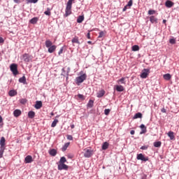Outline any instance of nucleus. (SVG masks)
I'll use <instances>...</instances> for the list:
<instances>
[{
  "label": "nucleus",
  "instance_id": "nucleus-57",
  "mask_svg": "<svg viewBox=\"0 0 179 179\" xmlns=\"http://www.w3.org/2000/svg\"><path fill=\"white\" fill-rule=\"evenodd\" d=\"M15 3H20V0H13Z\"/></svg>",
  "mask_w": 179,
  "mask_h": 179
},
{
  "label": "nucleus",
  "instance_id": "nucleus-36",
  "mask_svg": "<svg viewBox=\"0 0 179 179\" xmlns=\"http://www.w3.org/2000/svg\"><path fill=\"white\" fill-rule=\"evenodd\" d=\"M132 51H139V45H134L132 46Z\"/></svg>",
  "mask_w": 179,
  "mask_h": 179
},
{
  "label": "nucleus",
  "instance_id": "nucleus-18",
  "mask_svg": "<svg viewBox=\"0 0 179 179\" xmlns=\"http://www.w3.org/2000/svg\"><path fill=\"white\" fill-rule=\"evenodd\" d=\"M71 43L73 44H79L80 45V42H79V37L75 36L74 38H72Z\"/></svg>",
  "mask_w": 179,
  "mask_h": 179
},
{
  "label": "nucleus",
  "instance_id": "nucleus-33",
  "mask_svg": "<svg viewBox=\"0 0 179 179\" xmlns=\"http://www.w3.org/2000/svg\"><path fill=\"white\" fill-rule=\"evenodd\" d=\"M155 148H160L162 146V141H155L153 143Z\"/></svg>",
  "mask_w": 179,
  "mask_h": 179
},
{
  "label": "nucleus",
  "instance_id": "nucleus-5",
  "mask_svg": "<svg viewBox=\"0 0 179 179\" xmlns=\"http://www.w3.org/2000/svg\"><path fill=\"white\" fill-rule=\"evenodd\" d=\"M86 78H87L86 73L82 74L81 76L76 78V83H83V82L86 80Z\"/></svg>",
  "mask_w": 179,
  "mask_h": 179
},
{
  "label": "nucleus",
  "instance_id": "nucleus-63",
  "mask_svg": "<svg viewBox=\"0 0 179 179\" xmlns=\"http://www.w3.org/2000/svg\"><path fill=\"white\" fill-rule=\"evenodd\" d=\"M87 43H88V44H92V41H87Z\"/></svg>",
  "mask_w": 179,
  "mask_h": 179
},
{
  "label": "nucleus",
  "instance_id": "nucleus-37",
  "mask_svg": "<svg viewBox=\"0 0 179 179\" xmlns=\"http://www.w3.org/2000/svg\"><path fill=\"white\" fill-rule=\"evenodd\" d=\"M117 83H121L122 85H125V78H122L117 80Z\"/></svg>",
  "mask_w": 179,
  "mask_h": 179
},
{
  "label": "nucleus",
  "instance_id": "nucleus-32",
  "mask_svg": "<svg viewBox=\"0 0 179 179\" xmlns=\"http://www.w3.org/2000/svg\"><path fill=\"white\" fill-rule=\"evenodd\" d=\"M138 118H142V114L141 113H137L133 117V120H138Z\"/></svg>",
  "mask_w": 179,
  "mask_h": 179
},
{
  "label": "nucleus",
  "instance_id": "nucleus-10",
  "mask_svg": "<svg viewBox=\"0 0 179 179\" xmlns=\"http://www.w3.org/2000/svg\"><path fill=\"white\" fill-rule=\"evenodd\" d=\"M140 128L141 129V131H140V135H143V134H146V132H148V129L145 124H142L141 125H140Z\"/></svg>",
  "mask_w": 179,
  "mask_h": 179
},
{
  "label": "nucleus",
  "instance_id": "nucleus-54",
  "mask_svg": "<svg viewBox=\"0 0 179 179\" xmlns=\"http://www.w3.org/2000/svg\"><path fill=\"white\" fill-rule=\"evenodd\" d=\"M128 9V6H125L123 9H122V12H125Z\"/></svg>",
  "mask_w": 179,
  "mask_h": 179
},
{
  "label": "nucleus",
  "instance_id": "nucleus-41",
  "mask_svg": "<svg viewBox=\"0 0 179 179\" xmlns=\"http://www.w3.org/2000/svg\"><path fill=\"white\" fill-rule=\"evenodd\" d=\"M155 13H156V10H148V15H155Z\"/></svg>",
  "mask_w": 179,
  "mask_h": 179
},
{
  "label": "nucleus",
  "instance_id": "nucleus-50",
  "mask_svg": "<svg viewBox=\"0 0 179 179\" xmlns=\"http://www.w3.org/2000/svg\"><path fill=\"white\" fill-rule=\"evenodd\" d=\"M141 179H148V175L146 174L142 175Z\"/></svg>",
  "mask_w": 179,
  "mask_h": 179
},
{
  "label": "nucleus",
  "instance_id": "nucleus-43",
  "mask_svg": "<svg viewBox=\"0 0 179 179\" xmlns=\"http://www.w3.org/2000/svg\"><path fill=\"white\" fill-rule=\"evenodd\" d=\"M134 3V1L132 0H129L128 3L127 4V6H129V8H131V6H132Z\"/></svg>",
  "mask_w": 179,
  "mask_h": 179
},
{
  "label": "nucleus",
  "instance_id": "nucleus-64",
  "mask_svg": "<svg viewBox=\"0 0 179 179\" xmlns=\"http://www.w3.org/2000/svg\"><path fill=\"white\" fill-rule=\"evenodd\" d=\"M50 115H54V113H51Z\"/></svg>",
  "mask_w": 179,
  "mask_h": 179
},
{
  "label": "nucleus",
  "instance_id": "nucleus-58",
  "mask_svg": "<svg viewBox=\"0 0 179 179\" xmlns=\"http://www.w3.org/2000/svg\"><path fill=\"white\" fill-rule=\"evenodd\" d=\"M162 113H166V108H163L162 110H161Z\"/></svg>",
  "mask_w": 179,
  "mask_h": 179
},
{
  "label": "nucleus",
  "instance_id": "nucleus-20",
  "mask_svg": "<svg viewBox=\"0 0 179 179\" xmlns=\"http://www.w3.org/2000/svg\"><path fill=\"white\" fill-rule=\"evenodd\" d=\"M17 94V92L15 91V90H11L8 92V96L10 97H14V96H16Z\"/></svg>",
  "mask_w": 179,
  "mask_h": 179
},
{
  "label": "nucleus",
  "instance_id": "nucleus-42",
  "mask_svg": "<svg viewBox=\"0 0 179 179\" xmlns=\"http://www.w3.org/2000/svg\"><path fill=\"white\" fill-rule=\"evenodd\" d=\"M149 145H143L141 147V150H148Z\"/></svg>",
  "mask_w": 179,
  "mask_h": 179
},
{
  "label": "nucleus",
  "instance_id": "nucleus-49",
  "mask_svg": "<svg viewBox=\"0 0 179 179\" xmlns=\"http://www.w3.org/2000/svg\"><path fill=\"white\" fill-rule=\"evenodd\" d=\"M65 68L62 69V73L61 76H65Z\"/></svg>",
  "mask_w": 179,
  "mask_h": 179
},
{
  "label": "nucleus",
  "instance_id": "nucleus-25",
  "mask_svg": "<svg viewBox=\"0 0 179 179\" xmlns=\"http://www.w3.org/2000/svg\"><path fill=\"white\" fill-rule=\"evenodd\" d=\"M150 22L151 23H157V18H156V17L152 15L150 17Z\"/></svg>",
  "mask_w": 179,
  "mask_h": 179
},
{
  "label": "nucleus",
  "instance_id": "nucleus-35",
  "mask_svg": "<svg viewBox=\"0 0 179 179\" xmlns=\"http://www.w3.org/2000/svg\"><path fill=\"white\" fill-rule=\"evenodd\" d=\"M51 9L50 8H47V10L44 12V14L46 15V16H51Z\"/></svg>",
  "mask_w": 179,
  "mask_h": 179
},
{
  "label": "nucleus",
  "instance_id": "nucleus-19",
  "mask_svg": "<svg viewBox=\"0 0 179 179\" xmlns=\"http://www.w3.org/2000/svg\"><path fill=\"white\" fill-rule=\"evenodd\" d=\"M37 22H38V17H34L29 20V23H31V24H36Z\"/></svg>",
  "mask_w": 179,
  "mask_h": 179
},
{
  "label": "nucleus",
  "instance_id": "nucleus-61",
  "mask_svg": "<svg viewBox=\"0 0 179 179\" xmlns=\"http://www.w3.org/2000/svg\"><path fill=\"white\" fill-rule=\"evenodd\" d=\"M2 121H3L2 116H0V124L1 122H2Z\"/></svg>",
  "mask_w": 179,
  "mask_h": 179
},
{
  "label": "nucleus",
  "instance_id": "nucleus-56",
  "mask_svg": "<svg viewBox=\"0 0 179 179\" xmlns=\"http://www.w3.org/2000/svg\"><path fill=\"white\" fill-rule=\"evenodd\" d=\"M130 134L131 135H135V130H131Z\"/></svg>",
  "mask_w": 179,
  "mask_h": 179
},
{
  "label": "nucleus",
  "instance_id": "nucleus-62",
  "mask_svg": "<svg viewBox=\"0 0 179 179\" xmlns=\"http://www.w3.org/2000/svg\"><path fill=\"white\" fill-rule=\"evenodd\" d=\"M166 22H167V20H163L162 23L166 24Z\"/></svg>",
  "mask_w": 179,
  "mask_h": 179
},
{
  "label": "nucleus",
  "instance_id": "nucleus-29",
  "mask_svg": "<svg viewBox=\"0 0 179 179\" xmlns=\"http://www.w3.org/2000/svg\"><path fill=\"white\" fill-rule=\"evenodd\" d=\"M83 20H85V16L80 15L77 18V23H82V22H83Z\"/></svg>",
  "mask_w": 179,
  "mask_h": 179
},
{
  "label": "nucleus",
  "instance_id": "nucleus-11",
  "mask_svg": "<svg viewBox=\"0 0 179 179\" xmlns=\"http://www.w3.org/2000/svg\"><path fill=\"white\" fill-rule=\"evenodd\" d=\"M92 155H93V151H92V150H87L84 153V157H87L88 159L89 157H92Z\"/></svg>",
  "mask_w": 179,
  "mask_h": 179
},
{
  "label": "nucleus",
  "instance_id": "nucleus-52",
  "mask_svg": "<svg viewBox=\"0 0 179 179\" xmlns=\"http://www.w3.org/2000/svg\"><path fill=\"white\" fill-rule=\"evenodd\" d=\"M5 42V40H3V38L0 36V44H3V43Z\"/></svg>",
  "mask_w": 179,
  "mask_h": 179
},
{
  "label": "nucleus",
  "instance_id": "nucleus-31",
  "mask_svg": "<svg viewBox=\"0 0 179 179\" xmlns=\"http://www.w3.org/2000/svg\"><path fill=\"white\" fill-rule=\"evenodd\" d=\"M165 80H170L171 79V75L170 73H166L163 76Z\"/></svg>",
  "mask_w": 179,
  "mask_h": 179
},
{
  "label": "nucleus",
  "instance_id": "nucleus-51",
  "mask_svg": "<svg viewBox=\"0 0 179 179\" xmlns=\"http://www.w3.org/2000/svg\"><path fill=\"white\" fill-rule=\"evenodd\" d=\"M78 99H85V96H83V94H79L78 95Z\"/></svg>",
  "mask_w": 179,
  "mask_h": 179
},
{
  "label": "nucleus",
  "instance_id": "nucleus-53",
  "mask_svg": "<svg viewBox=\"0 0 179 179\" xmlns=\"http://www.w3.org/2000/svg\"><path fill=\"white\" fill-rule=\"evenodd\" d=\"M69 72H71V67H68L66 70V75H69Z\"/></svg>",
  "mask_w": 179,
  "mask_h": 179
},
{
  "label": "nucleus",
  "instance_id": "nucleus-27",
  "mask_svg": "<svg viewBox=\"0 0 179 179\" xmlns=\"http://www.w3.org/2000/svg\"><path fill=\"white\" fill-rule=\"evenodd\" d=\"M65 163H66V158L62 157L59 159V164H65Z\"/></svg>",
  "mask_w": 179,
  "mask_h": 179
},
{
  "label": "nucleus",
  "instance_id": "nucleus-47",
  "mask_svg": "<svg viewBox=\"0 0 179 179\" xmlns=\"http://www.w3.org/2000/svg\"><path fill=\"white\" fill-rule=\"evenodd\" d=\"M66 138L69 141H73V137L71 135H67Z\"/></svg>",
  "mask_w": 179,
  "mask_h": 179
},
{
  "label": "nucleus",
  "instance_id": "nucleus-16",
  "mask_svg": "<svg viewBox=\"0 0 179 179\" xmlns=\"http://www.w3.org/2000/svg\"><path fill=\"white\" fill-rule=\"evenodd\" d=\"M104 94H106V91H104V90H101L99 92H97L96 97H98L99 99H101V97H103Z\"/></svg>",
  "mask_w": 179,
  "mask_h": 179
},
{
  "label": "nucleus",
  "instance_id": "nucleus-59",
  "mask_svg": "<svg viewBox=\"0 0 179 179\" xmlns=\"http://www.w3.org/2000/svg\"><path fill=\"white\" fill-rule=\"evenodd\" d=\"M71 129H73V128H75V124H71Z\"/></svg>",
  "mask_w": 179,
  "mask_h": 179
},
{
  "label": "nucleus",
  "instance_id": "nucleus-46",
  "mask_svg": "<svg viewBox=\"0 0 179 179\" xmlns=\"http://www.w3.org/2000/svg\"><path fill=\"white\" fill-rule=\"evenodd\" d=\"M104 36V31H101L99 32V38H101V37Z\"/></svg>",
  "mask_w": 179,
  "mask_h": 179
},
{
  "label": "nucleus",
  "instance_id": "nucleus-1",
  "mask_svg": "<svg viewBox=\"0 0 179 179\" xmlns=\"http://www.w3.org/2000/svg\"><path fill=\"white\" fill-rule=\"evenodd\" d=\"M45 45L46 48H48V51L50 54H52L57 50V45H52V42L50 40L45 41Z\"/></svg>",
  "mask_w": 179,
  "mask_h": 179
},
{
  "label": "nucleus",
  "instance_id": "nucleus-21",
  "mask_svg": "<svg viewBox=\"0 0 179 179\" xmlns=\"http://www.w3.org/2000/svg\"><path fill=\"white\" fill-rule=\"evenodd\" d=\"M109 145H110V144H109L107 141L104 142V143L102 144V147H101L102 150H107V149H108Z\"/></svg>",
  "mask_w": 179,
  "mask_h": 179
},
{
  "label": "nucleus",
  "instance_id": "nucleus-60",
  "mask_svg": "<svg viewBox=\"0 0 179 179\" xmlns=\"http://www.w3.org/2000/svg\"><path fill=\"white\" fill-rule=\"evenodd\" d=\"M68 79H69V75H66V80H68Z\"/></svg>",
  "mask_w": 179,
  "mask_h": 179
},
{
  "label": "nucleus",
  "instance_id": "nucleus-2",
  "mask_svg": "<svg viewBox=\"0 0 179 179\" xmlns=\"http://www.w3.org/2000/svg\"><path fill=\"white\" fill-rule=\"evenodd\" d=\"M75 1V0H69L67 3H66V9H65V16L68 17L69 16V15L72 14V2Z\"/></svg>",
  "mask_w": 179,
  "mask_h": 179
},
{
  "label": "nucleus",
  "instance_id": "nucleus-45",
  "mask_svg": "<svg viewBox=\"0 0 179 179\" xmlns=\"http://www.w3.org/2000/svg\"><path fill=\"white\" fill-rule=\"evenodd\" d=\"M110 111H111L110 109H105L104 110L105 115H108V114H110Z\"/></svg>",
  "mask_w": 179,
  "mask_h": 179
},
{
  "label": "nucleus",
  "instance_id": "nucleus-22",
  "mask_svg": "<svg viewBox=\"0 0 179 179\" xmlns=\"http://www.w3.org/2000/svg\"><path fill=\"white\" fill-rule=\"evenodd\" d=\"M115 90L117 92H124V88L122 85H115Z\"/></svg>",
  "mask_w": 179,
  "mask_h": 179
},
{
  "label": "nucleus",
  "instance_id": "nucleus-4",
  "mask_svg": "<svg viewBox=\"0 0 179 179\" xmlns=\"http://www.w3.org/2000/svg\"><path fill=\"white\" fill-rule=\"evenodd\" d=\"M10 69L13 73V74L14 75V76H16V75L19 74V71H17V64H10Z\"/></svg>",
  "mask_w": 179,
  "mask_h": 179
},
{
  "label": "nucleus",
  "instance_id": "nucleus-12",
  "mask_svg": "<svg viewBox=\"0 0 179 179\" xmlns=\"http://www.w3.org/2000/svg\"><path fill=\"white\" fill-rule=\"evenodd\" d=\"M165 6L169 8H173V6H174V2L171 1V0H167L165 2Z\"/></svg>",
  "mask_w": 179,
  "mask_h": 179
},
{
  "label": "nucleus",
  "instance_id": "nucleus-15",
  "mask_svg": "<svg viewBox=\"0 0 179 179\" xmlns=\"http://www.w3.org/2000/svg\"><path fill=\"white\" fill-rule=\"evenodd\" d=\"M5 142H6L5 137H1L0 139V148L5 149Z\"/></svg>",
  "mask_w": 179,
  "mask_h": 179
},
{
  "label": "nucleus",
  "instance_id": "nucleus-3",
  "mask_svg": "<svg viewBox=\"0 0 179 179\" xmlns=\"http://www.w3.org/2000/svg\"><path fill=\"white\" fill-rule=\"evenodd\" d=\"M150 73V69H143L140 76H141V79H146V78H148V76H149Z\"/></svg>",
  "mask_w": 179,
  "mask_h": 179
},
{
  "label": "nucleus",
  "instance_id": "nucleus-38",
  "mask_svg": "<svg viewBox=\"0 0 179 179\" xmlns=\"http://www.w3.org/2000/svg\"><path fill=\"white\" fill-rule=\"evenodd\" d=\"M5 152V148H0V159L3 157V152Z\"/></svg>",
  "mask_w": 179,
  "mask_h": 179
},
{
  "label": "nucleus",
  "instance_id": "nucleus-13",
  "mask_svg": "<svg viewBox=\"0 0 179 179\" xmlns=\"http://www.w3.org/2000/svg\"><path fill=\"white\" fill-rule=\"evenodd\" d=\"M34 107L36 110H40L43 107V102L41 101H36Z\"/></svg>",
  "mask_w": 179,
  "mask_h": 179
},
{
  "label": "nucleus",
  "instance_id": "nucleus-8",
  "mask_svg": "<svg viewBox=\"0 0 179 179\" xmlns=\"http://www.w3.org/2000/svg\"><path fill=\"white\" fill-rule=\"evenodd\" d=\"M22 58L24 62H30V61H31V56L27 53L24 54Z\"/></svg>",
  "mask_w": 179,
  "mask_h": 179
},
{
  "label": "nucleus",
  "instance_id": "nucleus-39",
  "mask_svg": "<svg viewBox=\"0 0 179 179\" xmlns=\"http://www.w3.org/2000/svg\"><path fill=\"white\" fill-rule=\"evenodd\" d=\"M27 3H37L38 0H26Z\"/></svg>",
  "mask_w": 179,
  "mask_h": 179
},
{
  "label": "nucleus",
  "instance_id": "nucleus-55",
  "mask_svg": "<svg viewBox=\"0 0 179 179\" xmlns=\"http://www.w3.org/2000/svg\"><path fill=\"white\" fill-rule=\"evenodd\" d=\"M87 38L89 39V40H90V32H88L87 34Z\"/></svg>",
  "mask_w": 179,
  "mask_h": 179
},
{
  "label": "nucleus",
  "instance_id": "nucleus-26",
  "mask_svg": "<svg viewBox=\"0 0 179 179\" xmlns=\"http://www.w3.org/2000/svg\"><path fill=\"white\" fill-rule=\"evenodd\" d=\"M20 83H23V85H26L27 83L26 82V76H22L19 78Z\"/></svg>",
  "mask_w": 179,
  "mask_h": 179
},
{
  "label": "nucleus",
  "instance_id": "nucleus-34",
  "mask_svg": "<svg viewBox=\"0 0 179 179\" xmlns=\"http://www.w3.org/2000/svg\"><path fill=\"white\" fill-rule=\"evenodd\" d=\"M57 124H58V119H55L54 121L52 122L51 127L55 128V127H57Z\"/></svg>",
  "mask_w": 179,
  "mask_h": 179
},
{
  "label": "nucleus",
  "instance_id": "nucleus-6",
  "mask_svg": "<svg viewBox=\"0 0 179 179\" xmlns=\"http://www.w3.org/2000/svg\"><path fill=\"white\" fill-rule=\"evenodd\" d=\"M136 159H137V160H141V162H148L149 161V157H145L142 153L138 154Z\"/></svg>",
  "mask_w": 179,
  "mask_h": 179
},
{
  "label": "nucleus",
  "instance_id": "nucleus-48",
  "mask_svg": "<svg viewBox=\"0 0 179 179\" xmlns=\"http://www.w3.org/2000/svg\"><path fill=\"white\" fill-rule=\"evenodd\" d=\"M64 52V47H62L58 52V55H61Z\"/></svg>",
  "mask_w": 179,
  "mask_h": 179
},
{
  "label": "nucleus",
  "instance_id": "nucleus-17",
  "mask_svg": "<svg viewBox=\"0 0 179 179\" xmlns=\"http://www.w3.org/2000/svg\"><path fill=\"white\" fill-rule=\"evenodd\" d=\"M48 153L50 156H52L53 157H55V156H57V150L54 148L49 150Z\"/></svg>",
  "mask_w": 179,
  "mask_h": 179
},
{
  "label": "nucleus",
  "instance_id": "nucleus-30",
  "mask_svg": "<svg viewBox=\"0 0 179 179\" xmlns=\"http://www.w3.org/2000/svg\"><path fill=\"white\" fill-rule=\"evenodd\" d=\"M168 136L170 138L171 141L174 140V132L170 131L168 132Z\"/></svg>",
  "mask_w": 179,
  "mask_h": 179
},
{
  "label": "nucleus",
  "instance_id": "nucleus-9",
  "mask_svg": "<svg viewBox=\"0 0 179 179\" xmlns=\"http://www.w3.org/2000/svg\"><path fill=\"white\" fill-rule=\"evenodd\" d=\"M34 160L33 159V157H31V155H27L25 158H24V163L26 164H29L30 163H33Z\"/></svg>",
  "mask_w": 179,
  "mask_h": 179
},
{
  "label": "nucleus",
  "instance_id": "nucleus-44",
  "mask_svg": "<svg viewBox=\"0 0 179 179\" xmlns=\"http://www.w3.org/2000/svg\"><path fill=\"white\" fill-rule=\"evenodd\" d=\"M169 43L170 44H176V38H170Z\"/></svg>",
  "mask_w": 179,
  "mask_h": 179
},
{
  "label": "nucleus",
  "instance_id": "nucleus-7",
  "mask_svg": "<svg viewBox=\"0 0 179 179\" xmlns=\"http://www.w3.org/2000/svg\"><path fill=\"white\" fill-rule=\"evenodd\" d=\"M57 169L59 171H62V170H66L68 171V169H69V166H68V165L65 164H59Z\"/></svg>",
  "mask_w": 179,
  "mask_h": 179
},
{
  "label": "nucleus",
  "instance_id": "nucleus-40",
  "mask_svg": "<svg viewBox=\"0 0 179 179\" xmlns=\"http://www.w3.org/2000/svg\"><path fill=\"white\" fill-rule=\"evenodd\" d=\"M20 103L21 104H26L27 103V99H20Z\"/></svg>",
  "mask_w": 179,
  "mask_h": 179
},
{
  "label": "nucleus",
  "instance_id": "nucleus-24",
  "mask_svg": "<svg viewBox=\"0 0 179 179\" xmlns=\"http://www.w3.org/2000/svg\"><path fill=\"white\" fill-rule=\"evenodd\" d=\"M69 145H71V143H69V142L64 143V145L62 148V152H65V150H66L68 149V148L69 147Z\"/></svg>",
  "mask_w": 179,
  "mask_h": 179
},
{
  "label": "nucleus",
  "instance_id": "nucleus-23",
  "mask_svg": "<svg viewBox=\"0 0 179 179\" xmlns=\"http://www.w3.org/2000/svg\"><path fill=\"white\" fill-rule=\"evenodd\" d=\"M28 117L29 118H31V119L34 118V117H36V113H34V111L30 110L28 113Z\"/></svg>",
  "mask_w": 179,
  "mask_h": 179
},
{
  "label": "nucleus",
  "instance_id": "nucleus-28",
  "mask_svg": "<svg viewBox=\"0 0 179 179\" xmlns=\"http://www.w3.org/2000/svg\"><path fill=\"white\" fill-rule=\"evenodd\" d=\"M94 104V101L93 100H90L87 104V107L88 108H92Z\"/></svg>",
  "mask_w": 179,
  "mask_h": 179
},
{
  "label": "nucleus",
  "instance_id": "nucleus-14",
  "mask_svg": "<svg viewBox=\"0 0 179 179\" xmlns=\"http://www.w3.org/2000/svg\"><path fill=\"white\" fill-rule=\"evenodd\" d=\"M13 115L14 117H15L16 118H17V117H20V115H22V110H19V109H16L13 111Z\"/></svg>",
  "mask_w": 179,
  "mask_h": 179
}]
</instances>
